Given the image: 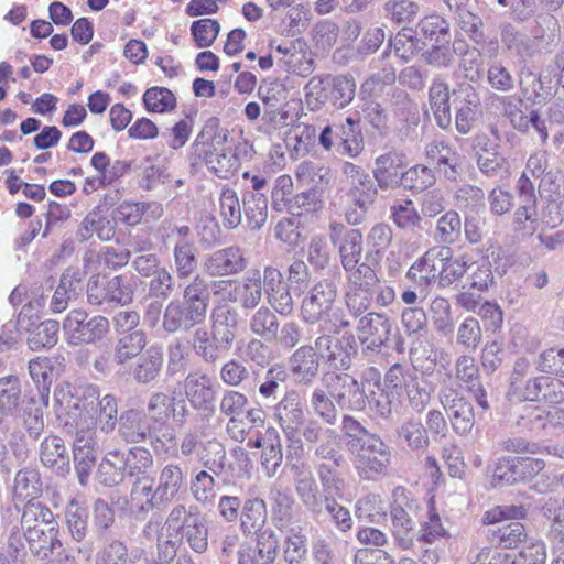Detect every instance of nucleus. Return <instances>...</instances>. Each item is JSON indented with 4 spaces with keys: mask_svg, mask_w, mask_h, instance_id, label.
I'll use <instances>...</instances> for the list:
<instances>
[{
    "mask_svg": "<svg viewBox=\"0 0 564 564\" xmlns=\"http://www.w3.org/2000/svg\"><path fill=\"white\" fill-rule=\"evenodd\" d=\"M20 397L21 386L17 377L8 376L0 379V423L14 414Z\"/></svg>",
    "mask_w": 564,
    "mask_h": 564,
    "instance_id": "obj_48",
    "label": "nucleus"
},
{
    "mask_svg": "<svg viewBox=\"0 0 564 564\" xmlns=\"http://www.w3.org/2000/svg\"><path fill=\"white\" fill-rule=\"evenodd\" d=\"M58 533V523L52 524L43 530H32L25 533H20L19 530L13 531L9 538V549L12 551V555L18 558L24 552L26 542L30 552L34 556L45 560L51 556L56 549L62 547Z\"/></svg>",
    "mask_w": 564,
    "mask_h": 564,
    "instance_id": "obj_9",
    "label": "nucleus"
},
{
    "mask_svg": "<svg viewBox=\"0 0 564 564\" xmlns=\"http://www.w3.org/2000/svg\"><path fill=\"white\" fill-rule=\"evenodd\" d=\"M354 453L356 454V468L362 478L373 479L387 473L391 452L379 436L375 434L368 436Z\"/></svg>",
    "mask_w": 564,
    "mask_h": 564,
    "instance_id": "obj_12",
    "label": "nucleus"
},
{
    "mask_svg": "<svg viewBox=\"0 0 564 564\" xmlns=\"http://www.w3.org/2000/svg\"><path fill=\"white\" fill-rule=\"evenodd\" d=\"M519 401L557 404L564 401V382L556 377L542 373L530 378L529 388Z\"/></svg>",
    "mask_w": 564,
    "mask_h": 564,
    "instance_id": "obj_27",
    "label": "nucleus"
},
{
    "mask_svg": "<svg viewBox=\"0 0 564 564\" xmlns=\"http://www.w3.org/2000/svg\"><path fill=\"white\" fill-rule=\"evenodd\" d=\"M462 236V219L457 212L448 210L436 223L435 239L445 245H452Z\"/></svg>",
    "mask_w": 564,
    "mask_h": 564,
    "instance_id": "obj_60",
    "label": "nucleus"
},
{
    "mask_svg": "<svg viewBox=\"0 0 564 564\" xmlns=\"http://www.w3.org/2000/svg\"><path fill=\"white\" fill-rule=\"evenodd\" d=\"M397 435L412 451H423L430 443L427 429L415 417L404 421L398 427Z\"/></svg>",
    "mask_w": 564,
    "mask_h": 564,
    "instance_id": "obj_47",
    "label": "nucleus"
},
{
    "mask_svg": "<svg viewBox=\"0 0 564 564\" xmlns=\"http://www.w3.org/2000/svg\"><path fill=\"white\" fill-rule=\"evenodd\" d=\"M272 521L279 530L292 531V525L300 524L295 514V500L286 491L272 489L270 492Z\"/></svg>",
    "mask_w": 564,
    "mask_h": 564,
    "instance_id": "obj_35",
    "label": "nucleus"
},
{
    "mask_svg": "<svg viewBox=\"0 0 564 564\" xmlns=\"http://www.w3.org/2000/svg\"><path fill=\"white\" fill-rule=\"evenodd\" d=\"M173 256L177 278L181 280L189 278L197 267L194 243L180 239L174 246Z\"/></svg>",
    "mask_w": 564,
    "mask_h": 564,
    "instance_id": "obj_52",
    "label": "nucleus"
},
{
    "mask_svg": "<svg viewBox=\"0 0 564 564\" xmlns=\"http://www.w3.org/2000/svg\"><path fill=\"white\" fill-rule=\"evenodd\" d=\"M294 487L303 506L315 517H328L340 532H347L352 527V518L348 508L337 499H322L315 477L307 464H294Z\"/></svg>",
    "mask_w": 564,
    "mask_h": 564,
    "instance_id": "obj_2",
    "label": "nucleus"
},
{
    "mask_svg": "<svg viewBox=\"0 0 564 564\" xmlns=\"http://www.w3.org/2000/svg\"><path fill=\"white\" fill-rule=\"evenodd\" d=\"M429 101L437 126L448 128L452 123L449 87L444 80H433L429 89Z\"/></svg>",
    "mask_w": 564,
    "mask_h": 564,
    "instance_id": "obj_40",
    "label": "nucleus"
},
{
    "mask_svg": "<svg viewBox=\"0 0 564 564\" xmlns=\"http://www.w3.org/2000/svg\"><path fill=\"white\" fill-rule=\"evenodd\" d=\"M329 239L337 248L340 264L347 274L362 267H370L362 262L364 237L360 230L346 227L338 221L329 224Z\"/></svg>",
    "mask_w": 564,
    "mask_h": 564,
    "instance_id": "obj_8",
    "label": "nucleus"
},
{
    "mask_svg": "<svg viewBox=\"0 0 564 564\" xmlns=\"http://www.w3.org/2000/svg\"><path fill=\"white\" fill-rule=\"evenodd\" d=\"M501 40L509 51L514 52L523 59L532 57L535 53L536 43L533 37L518 31L511 24L503 26Z\"/></svg>",
    "mask_w": 564,
    "mask_h": 564,
    "instance_id": "obj_49",
    "label": "nucleus"
},
{
    "mask_svg": "<svg viewBox=\"0 0 564 564\" xmlns=\"http://www.w3.org/2000/svg\"><path fill=\"white\" fill-rule=\"evenodd\" d=\"M512 225L514 230L523 236H532L539 225L536 203L531 198L530 202L521 203L513 214Z\"/></svg>",
    "mask_w": 564,
    "mask_h": 564,
    "instance_id": "obj_62",
    "label": "nucleus"
},
{
    "mask_svg": "<svg viewBox=\"0 0 564 564\" xmlns=\"http://www.w3.org/2000/svg\"><path fill=\"white\" fill-rule=\"evenodd\" d=\"M487 540L502 549H516L527 540V530L521 522L511 521L500 523L487 530Z\"/></svg>",
    "mask_w": 564,
    "mask_h": 564,
    "instance_id": "obj_39",
    "label": "nucleus"
},
{
    "mask_svg": "<svg viewBox=\"0 0 564 564\" xmlns=\"http://www.w3.org/2000/svg\"><path fill=\"white\" fill-rule=\"evenodd\" d=\"M279 547L275 532L267 528L256 536V545L249 542L240 544L238 550V564H273Z\"/></svg>",
    "mask_w": 564,
    "mask_h": 564,
    "instance_id": "obj_21",
    "label": "nucleus"
},
{
    "mask_svg": "<svg viewBox=\"0 0 564 564\" xmlns=\"http://www.w3.org/2000/svg\"><path fill=\"white\" fill-rule=\"evenodd\" d=\"M156 497L153 479L137 478L126 502L127 510L134 518L144 519L152 509L163 506Z\"/></svg>",
    "mask_w": 564,
    "mask_h": 564,
    "instance_id": "obj_25",
    "label": "nucleus"
},
{
    "mask_svg": "<svg viewBox=\"0 0 564 564\" xmlns=\"http://www.w3.org/2000/svg\"><path fill=\"white\" fill-rule=\"evenodd\" d=\"M41 494L40 476L35 469L25 468L17 473L13 486L15 502H35Z\"/></svg>",
    "mask_w": 564,
    "mask_h": 564,
    "instance_id": "obj_44",
    "label": "nucleus"
},
{
    "mask_svg": "<svg viewBox=\"0 0 564 564\" xmlns=\"http://www.w3.org/2000/svg\"><path fill=\"white\" fill-rule=\"evenodd\" d=\"M210 322L215 340L228 352L237 336L239 325L237 310L227 304L217 305L212 311Z\"/></svg>",
    "mask_w": 564,
    "mask_h": 564,
    "instance_id": "obj_26",
    "label": "nucleus"
},
{
    "mask_svg": "<svg viewBox=\"0 0 564 564\" xmlns=\"http://www.w3.org/2000/svg\"><path fill=\"white\" fill-rule=\"evenodd\" d=\"M250 330L265 341L273 340L279 330L276 315L268 307H259L250 318Z\"/></svg>",
    "mask_w": 564,
    "mask_h": 564,
    "instance_id": "obj_51",
    "label": "nucleus"
},
{
    "mask_svg": "<svg viewBox=\"0 0 564 564\" xmlns=\"http://www.w3.org/2000/svg\"><path fill=\"white\" fill-rule=\"evenodd\" d=\"M89 424H91V421L88 424L84 422L78 427L63 426L66 433L74 437V463L80 485H86L97 457L96 432H90Z\"/></svg>",
    "mask_w": 564,
    "mask_h": 564,
    "instance_id": "obj_13",
    "label": "nucleus"
},
{
    "mask_svg": "<svg viewBox=\"0 0 564 564\" xmlns=\"http://www.w3.org/2000/svg\"><path fill=\"white\" fill-rule=\"evenodd\" d=\"M147 345L145 334L142 330H133L123 334L116 343L113 360L118 365H124L140 355Z\"/></svg>",
    "mask_w": 564,
    "mask_h": 564,
    "instance_id": "obj_45",
    "label": "nucleus"
},
{
    "mask_svg": "<svg viewBox=\"0 0 564 564\" xmlns=\"http://www.w3.org/2000/svg\"><path fill=\"white\" fill-rule=\"evenodd\" d=\"M248 265L243 251L230 246L213 251L203 261L204 272L212 278H224L242 272Z\"/></svg>",
    "mask_w": 564,
    "mask_h": 564,
    "instance_id": "obj_19",
    "label": "nucleus"
},
{
    "mask_svg": "<svg viewBox=\"0 0 564 564\" xmlns=\"http://www.w3.org/2000/svg\"><path fill=\"white\" fill-rule=\"evenodd\" d=\"M184 391L193 409L214 413L216 389L212 377L202 372L188 373L184 380Z\"/></svg>",
    "mask_w": 564,
    "mask_h": 564,
    "instance_id": "obj_23",
    "label": "nucleus"
},
{
    "mask_svg": "<svg viewBox=\"0 0 564 564\" xmlns=\"http://www.w3.org/2000/svg\"><path fill=\"white\" fill-rule=\"evenodd\" d=\"M416 370L401 364L392 365L384 375L383 390L399 397L401 391L406 389V384L413 381Z\"/></svg>",
    "mask_w": 564,
    "mask_h": 564,
    "instance_id": "obj_64",
    "label": "nucleus"
},
{
    "mask_svg": "<svg viewBox=\"0 0 564 564\" xmlns=\"http://www.w3.org/2000/svg\"><path fill=\"white\" fill-rule=\"evenodd\" d=\"M340 451L341 445L338 434L332 429H326L325 436L315 446L314 455L319 459L332 460L336 467H340L345 463Z\"/></svg>",
    "mask_w": 564,
    "mask_h": 564,
    "instance_id": "obj_63",
    "label": "nucleus"
},
{
    "mask_svg": "<svg viewBox=\"0 0 564 564\" xmlns=\"http://www.w3.org/2000/svg\"><path fill=\"white\" fill-rule=\"evenodd\" d=\"M390 107L395 118L401 122H410L416 124L419 122V108L409 94L400 88H395L391 93Z\"/></svg>",
    "mask_w": 564,
    "mask_h": 564,
    "instance_id": "obj_58",
    "label": "nucleus"
},
{
    "mask_svg": "<svg viewBox=\"0 0 564 564\" xmlns=\"http://www.w3.org/2000/svg\"><path fill=\"white\" fill-rule=\"evenodd\" d=\"M403 155L397 151H389L376 159L373 177L381 189L400 187L403 174Z\"/></svg>",
    "mask_w": 564,
    "mask_h": 564,
    "instance_id": "obj_30",
    "label": "nucleus"
},
{
    "mask_svg": "<svg viewBox=\"0 0 564 564\" xmlns=\"http://www.w3.org/2000/svg\"><path fill=\"white\" fill-rule=\"evenodd\" d=\"M206 318V313L197 307L181 301L172 300L163 312L162 327L167 333L189 330L200 325Z\"/></svg>",
    "mask_w": 564,
    "mask_h": 564,
    "instance_id": "obj_22",
    "label": "nucleus"
},
{
    "mask_svg": "<svg viewBox=\"0 0 564 564\" xmlns=\"http://www.w3.org/2000/svg\"><path fill=\"white\" fill-rule=\"evenodd\" d=\"M458 94L462 100L456 111V129L459 133L467 134L481 115L480 97L469 84L460 85Z\"/></svg>",
    "mask_w": 564,
    "mask_h": 564,
    "instance_id": "obj_31",
    "label": "nucleus"
},
{
    "mask_svg": "<svg viewBox=\"0 0 564 564\" xmlns=\"http://www.w3.org/2000/svg\"><path fill=\"white\" fill-rule=\"evenodd\" d=\"M40 458L44 466L64 474L69 469V457L64 441L55 435L47 436L40 446Z\"/></svg>",
    "mask_w": 564,
    "mask_h": 564,
    "instance_id": "obj_41",
    "label": "nucleus"
},
{
    "mask_svg": "<svg viewBox=\"0 0 564 564\" xmlns=\"http://www.w3.org/2000/svg\"><path fill=\"white\" fill-rule=\"evenodd\" d=\"M392 324L384 315L369 312L362 315L356 326L358 339L366 349L377 350L389 339Z\"/></svg>",
    "mask_w": 564,
    "mask_h": 564,
    "instance_id": "obj_24",
    "label": "nucleus"
},
{
    "mask_svg": "<svg viewBox=\"0 0 564 564\" xmlns=\"http://www.w3.org/2000/svg\"><path fill=\"white\" fill-rule=\"evenodd\" d=\"M165 524L184 539L194 552L202 554L207 551L208 529L197 506L175 505Z\"/></svg>",
    "mask_w": 564,
    "mask_h": 564,
    "instance_id": "obj_4",
    "label": "nucleus"
},
{
    "mask_svg": "<svg viewBox=\"0 0 564 564\" xmlns=\"http://www.w3.org/2000/svg\"><path fill=\"white\" fill-rule=\"evenodd\" d=\"M270 51L275 52L276 64L288 73L307 76L313 72V61L306 51V44L300 40L270 43Z\"/></svg>",
    "mask_w": 564,
    "mask_h": 564,
    "instance_id": "obj_18",
    "label": "nucleus"
},
{
    "mask_svg": "<svg viewBox=\"0 0 564 564\" xmlns=\"http://www.w3.org/2000/svg\"><path fill=\"white\" fill-rule=\"evenodd\" d=\"M319 481L322 484V499H337L343 497L345 480L340 473L329 464L323 463L317 468Z\"/></svg>",
    "mask_w": 564,
    "mask_h": 564,
    "instance_id": "obj_59",
    "label": "nucleus"
},
{
    "mask_svg": "<svg viewBox=\"0 0 564 564\" xmlns=\"http://www.w3.org/2000/svg\"><path fill=\"white\" fill-rule=\"evenodd\" d=\"M59 324L56 321L47 319L37 325L28 339L29 347L32 350L51 348L58 340Z\"/></svg>",
    "mask_w": 564,
    "mask_h": 564,
    "instance_id": "obj_61",
    "label": "nucleus"
},
{
    "mask_svg": "<svg viewBox=\"0 0 564 564\" xmlns=\"http://www.w3.org/2000/svg\"><path fill=\"white\" fill-rule=\"evenodd\" d=\"M219 213L225 227L236 228L241 224L242 208L232 188H223L219 197Z\"/></svg>",
    "mask_w": 564,
    "mask_h": 564,
    "instance_id": "obj_55",
    "label": "nucleus"
},
{
    "mask_svg": "<svg viewBox=\"0 0 564 564\" xmlns=\"http://www.w3.org/2000/svg\"><path fill=\"white\" fill-rule=\"evenodd\" d=\"M447 258L448 247L431 248L410 267L406 278L421 286H429L436 281L440 283Z\"/></svg>",
    "mask_w": 564,
    "mask_h": 564,
    "instance_id": "obj_20",
    "label": "nucleus"
},
{
    "mask_svg": "<svg viewBox=\"0 0 564 564\" xmlns=\"http://www.w3.org/2000/svg\"><path fill=\"white\" fill-rule=\"evenodd\" d=\"M149 420L159 426H164L170 420L176 426H183L187 422L189 409L183 398L158 391L151 394L147 403Z\"/></svg>",
    "mask_w": 564,
    "mask_h": 564,
    "instance_id": "obj_14",
    "label": "nucleus"
},
{
    "mask_svg": "<svg viewBox=\"0 0 564 564\" xmlns=\"http://www.w3.org/2000/svg\"><path fill=\"white\" fill-rule=\"evenodd\" d=\"M52 524H57L53 512L41 502H26L21 516L20 533L32 530H43Z\"/></svg>",
    "mask_w": 564,
    "mask_h": 564,
    "instance_id": "obj_42",
    "label": "nucleus"
},
{
    "mask_svg": "<svg viewBox=\"0 0 564 564\" xmlns=\"http://www.w3.org/2000/svg\"><path fill=\"white\" fill-rule=\"evenodd\" d=\"M184 484L185 474L178 464L169 463L163 465L158 471L154 485L156 499H160L163 506L171 503L181 494Z\"/></svg>",
    "mask_w": 564,
    "mask_h": 564,
    "instance_id": "obj_29",
    "label": "nucleus"
},
{
    "mask_svg": "<svg viewBox=\"0 0 564 564\" xmlns=\"http://www.w3.org/2000/svg\"><path fill=\"white\" fill-rule=\"evenodd\" d=\"M329 101L338 109L347 107L355 98L356 82L351 75H328Z\"/></svg>",
    "mask_w": 564,
    "mask_h": 564,
    "instance_id": "obj_46",
    "label": "nucleus"
},
{
    "mask_svg": "<svg viewBox=\"0 0 564 564\" xmlns=\"http://www.w3.org/2000/svg\"><path fill=\"white\" fill-rule=\"evenodd\" d=\"M315 351L318 358L328 364L335 370H347L351 365V358L356 354V341L352 335H344L341 338L323 334L315 340Z\"/></svg>",
    "mask_w": 564,
    "mask_h": 564,
    "instance_id": "obj_16",
    "label": "nucleus"
},
{
    "mask_svg": "<svg viewBox=\"0 0 564 564\" xmlns=\"http://www.w3.org/2000/svg\"><path fill=\"white\" fill-rule=\"evenodd\" d=\"M337 297V288L334 282L323 280L316 283L304 296L301 305V315L305 323H329V332L339 333L340 329L350 326L346 318H339L334 311Z\"/></svg>",
    "mask_w": 564,
    "mask_h": 564,
    "instance_id": "obj_3",
    "label": "nucleus"
},
{
    "mask_svg": "<svg viewBox=\"0 0 564 564\" xmlns=\"http://www.w3.org/2000/svg\"><path fill=\"white\" fill-rule=\"evenodd\" d=\"M529 34L536 46L550 48L556 46L561 40V26L557 19L549 13H539L529 28Z\"/></svg>",
    "mask_w": 564,
    "mask_h": 564,
    "instance_id": "obj_36",
    "label": "nucleus"
},
{
    "mask_svg": "<svg viewBox=\"0 0 564 564\" xmlns=\"http://www.w3.org/2000/svg\"><path fill=\"white\" fill-rule=\"evenodd\" d=\"M206 449L208 453L199 455L205 469L193 473L189 490L197 503L212 506L217 497V485L212 473L219 475L223 470L226 451L219 443H209Z\"/></svg>",
    "mask_w": 564,
    "mask_h": 564,
    "instance_id": "obj_5",
    "label": "nucleus"
},
{
    "mask_svg": "<svg viewBox=\"0 0 564 564\" xmlns=\"http://www.w3.org/2000/svg\"><path fill=\"white\" fill-rule=\"evenodd\" d=\"M243 212L248 226L259 229L268 218V200L262 193H247L243 198Z\"/></svg>",
    "mask_w": 564,
    "mask_h": 564,
    "instance_id": "obj_54",
    "label": "nucleus"
},
{
    "mask_svg": "<svg viewBox=\"0 0 564 564\" xmlns=\"http://www.w3.org/2000/svg\"><path fill=\"white\" fill-rule=\"evenodd\" d=\"M63 333L70 346L96 344L109 333V322L101 315L89 317L84 310H72L64 318Z\"/></svg>",
    "mask_w": 564,
    "mask_h": 564,
    "instance_id": "obj_6",
    "label": "nucleus"
},
{
    "mask_svg": "<svg viewBox=\"0 0 564 564\" xmlns=\"http://www.w3.org/2000/svg\"><path fill=\"white\" fill-rule=\"evenodd\" d=\"M273 415L286 440L295 451L303 453V440L300 437V429L305 423V404L300 393L291 389L274 405Z\"/></svg>",
    "mask_w": 564,
    "mask_h": 564,
    "instance_id": "obj_7",
    "label": "nucleus"
},
{
    "mask_svg": "<svg viewBox=\"0 0 564 564\" xmlns=\"http://www.w3.org/2000/svg\"><path fill=\"white\" fill-rule=\"evenodd\" d=\"M377 274L371 267H362L347 274L345 301L354 316H360L369 310L377 291Z\"/></svg>",
    "mask_w": 564,
    "mask_h": 564,
    "instance_id": "obj_10",
    "label": "nucleus"
},
{
    "mask_svg": "<svg viewBox=\"0 0 564 564\" xmlns=\"http://www.w3.org/2000/svg\"><path fill=\"white\" fill-rule=\"evenodd\" d=\"M268 510L267 503L261 498L247 499L241 508L239 517L240 530L245 535L256 534L263 532V527L267 523Z\"/></svg>",
    "mask_w": 564,
    "mask_h": 564,
    "instance_id": "obj_37",
    "label": "nucleus"
},
{
    "mask_svg": "<svg viewBox=\"0 0 564 564\" xmlns=\"http://www.w3.org/2000/svg\"><path fill=\"white\" fill-rule=\"evenodd\" d=\"M65 521L72 539L83 542L88 532V510L72 500L65 510Z\"/></svg>",
    "mask_w": 564,
    "mask_h": 564,
    "instance_id": "obj_53",
    "label": "nucleus"
},
{
    "mask_svg": "<svg viewBox=\"0 0 564 564\" xmlns=\"http://www.w3.org/2000/svg\"><path fill=\"white\" fill-rule=\"evenodd\" d=\"M304 98L310 110H321L329 100L328 75L313 76L304 86Z\"/></svg>",
    "mask_w": 564,
    "mask_h": 564,
    "instance_id": "obj_57",
    "label": "nucleus"
},
{
    "mask_svg": "<svg viewBox=\"0 0 564 564\" xmlns=\"http://www.w3.org/2000/svg\"><path fill=\"white\" fill-rule=\"evenodd\" d=\"M282 462L283 452L279 433L274 429L268 430L267 437L264 438V448L261 455V465L267 476H274Z\"/></svg>",
    "mask_w": 564,
    "mask_h": 564,
    "instance_id": "obj_50",
    "label": "nucleus"
},
{
    "mask_svg": "<svg viewBox=\"0 0 564 564\" xmlns=\"http://www.w3.org/2000/svg\"><path fill=\"white\" fill-rule=\"evenodd\" d=\"M163 367V352L158 347H150L138 358L131 369L135 382L148 384L156 380Z\"/></svg>",
    "mask_w": 564,
    "mask_h": 564,
    "instance_id": "obj_38",
    "label": "nucleus"
},
{
    "mask_svg": "<svg viewBox=\"0 0 564 564\" xmlns=\"http://www.w3.org/2000/svg\"><path fill=\"white\" fill-rule=\"evenodd\" d=\"M438 400L451 420L453 430L460 435L468 434L475 425L474 409L473 405L453 388L451 375H447V380H443L442 388L438 392Z\"/></svg>",
    "mask_w": 564,
    "mask_h": 564,
    "instance_id": "obj_11",
    "label": "nucleus"
},
{
    "mask_svg": "<svg viewBox=\"0 0 564 564\" xmlns=\"http://www.w3.org/2000/svg\"><path fill=\"white\" fill-rule=\"evenodd\" d=\"M225 141L226 137H215L212 142L203 145L199 155L210 173L228 180L238 172L240 160Z\"/></svg>",
    "mask_w": 564,
    "mask_h": 564,
    "instance_id": "obj_17",
    "label": "nucleus"
},
{
    "mask_svg": "<svg viewBox=\"0 0 564 564\" xmlns=\"http://www.w3.org/2000/svg\"><path fill=\"white\" fill-rule=\"evenodd\" d=\"M54 408L63 426L78 427L89 424L90 432L98 425L102 432H112L117 424L118 405L115 397L100 398L96 386L88 384L73 394L69 388L58 387L54 391Z\"/></svg>",
    "mask_w": 564,
    "mask_h": 564,
    "instance_id": "obj_1",
    "label": "nucleus"
},
{
    "mask_svg": "<svg viewBox=\"0 0 564 564\" xmlns=\"http://www.w3.org/2000/svg\"><path fill=\"white\" fill-rule=\"evenodd\" d=\"M192 345L196 355L207 364H215L227 352L215 340L214 333L205 327H199L194 332Z\"/></svg>",
    "mask_w": 564,
    "mask_h": 564,
    "instance_id": "obj_43",
    "label": "nucleus"
},
{
    "mask_svg": "<svg viewBox=\"0 0 564 564\" xmlns=\"http://www.w3.org/2000/svg\"><path fill=\"white\" fill-rule=\"evenodd\" d=\"M262 299V275L260 270L251 269L236 280L235 289L228 296V302L237 303L242 308H254Z\"/></svg>",
    "mask_w": 564,
    "mask_h": 564,
    "instance_id": "obj_28",
    "label": "nucleus"
},
{
    "mask_svg": "<svg viewBox=\"0 0 564 564\" xmlns=\"http://www.w3.org/2000/svg\"><path fill=\"white\" fill-rule=\"evenodd\" d=\"M390 516L394 543L402 550L412 549L417 540V531L409 511L401 502L395 500L391 507Z\"/></svg>",
    "mask_w": 564,
    "mask_h": 564,
    "instance_id": "obj_32",
    "label": "nucleus"
},
{
    "mask_svg": "<svg viewBox=\"0 0 564 564\" xmlns=\"http://www.w3.org/2000/svg\"><path fill=\"white\" fill-rule=\"evenodd\" d=\"M312 346H301L290 358V370L299 383L310 384L318 373L319 362Z\"/></svg>",
    "mask_w": 564,
    "mask_h": 564,
    "instance_id": "obj_34",
    "label": "nucleus"
},
{
    "mask_svg": "<svg viewBox=\"0 0 564 564\" xmlns=\"http://www.w3.org/2000/svg\"><path fill=\"white\" fill-rule=\"evenodd\" d=\"M119 436L127 443H141L150 435L151 426L148 415L140 410L124 411L118 421Z\"/></svg>",
    "mask_w": 564,
    "mask_h": 564,
    "instance_id": "obj_33",
    "label": "nucleus"
},
{
    "mask_svg": "<svg viewBox=\"0 0 564 564\" xmlns=\"http://www.w3.org/2000/svg\"><path fill=\"white\" fill-rule=\"evenodd\" d=\"M285 534L283 556L289 564H299L306 554V538L300 524L292 525V531L280 530Z\"/></svg>",
    "mask_w": 564,
    "mask_h": 564,
    "instance_id": "obj_56",
    "label": "nucleus"
},
{
    "mask_svg": "<svg viewBox=\"0 0 564 564\" xmlns=\"http://www.w3.org/2000/svg\"><path fill=\"white\" fill-rule=\"evenodd\" d=\"M323 382L341 409L358 411L366 406L368 395L365 388L351 376L329 373L324 377Z\"/></svg>",
    "mask_w": 564,
    "mask_h": 564,
    "instance_id": "obj_15",
    "label": "nucleus"
}]
</instances>
